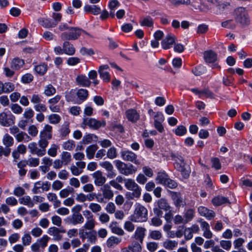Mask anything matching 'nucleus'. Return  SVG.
<instances>
[{
	"label": "nucleus",
	"instance_id": "nucleus-1",
	"mask_svg": "<svg viewBox=\"0 0 252 252\" xmlns=\"http://www.w3.org/2000/svg\"><path fill=\"white\" fill-rule=\"evenodd\" d=\"M126 188L132 192H127L126 194L128 199H138L141 195L142 189L132 179H126L124 180Z\"/></svg>",
	"mask_w": 252,
	"mask_h": 252
},
{
	"label": "nucleus",
	"instance_id": "nucleus-2",
	"mask_svg": "<svg viewBox=\"0 0 252 252\" xmlns=\"http://www.w3.org/2000/svg\"><path fill=\"white\" fill-rule=\"evenodd\" d=\"M133 214L130 216V220L135 222H143L148 220V210L143 205L136 203Z\"/></svg>",
	"mask_w": 252,
	"mask_h": 252
},
{
	"label": "nucleus",
	"instance_id": "nucleus-3",
	"mask_svg": "<svg viewBox=\"0 0 252 252\" xmlns=\"http://www.w3.org/2000/svg\"><path fill=\"white\" fill-rule=\"evenodd\" d=\"M236 20L243 27L248 26L251 23L250 18L245 8L240 7L235 10Z\"/></svg>",
	"mask_w": 252,
	"mask_h": 252
},
{
	"label": "nucleus",
	"instance_id": "nucleus-4",
	"mask_svg": "<svg viewBox=\"0 0 252 252\" xmlns=\"http://www.w3.org/2000/svg\"><path fill=\"white\" fill-rule=\"evenodd\" d=\"M82 29L77 27H71L68 32H64L61 35L62 40H74L78 38L82 33Z\"/></svg>",
	"mask_w": 252,
	"mask_h": 252
},
{
	"label": "nucleus",
	"instance_id": "nucleus-5",
	"mask_svg": "<svg viewBox=\"0 0 252 252\" xmlns=\"http://www.w3.org/2000/svg\"><path fill=\"white\" fill-rule=\"evenodd\" d=\"M115 163L120 173L126 176L132 174L136 171V169L132 164L127 165L119 160H116Z\"/></svg>",
	"mask_w": 252,
	"mask_h": 252
},
{
	"label": "nucleus",
	"instance_id": "nucleus-6",
	"mask_svg": "<svg viewBox=\"0 0 252 252\" xmlns=\"http://www.w3.org/2000/svg\"><path fill=\"white\" fill-rule=\"evenodd\" d=\"M106 122L104 121L102 122L97 121L94 118H86L83 119L82 127L85 128L86 126L94 129H97L101 126H105Z\"/></svg>",
	"mask_w": 252,
	"mask_h": 252
},
{
	"label": "nucleus",
	"instance_id": "nucleus-7",
	"mask_svg": "<svg viewBox=\"0 0 252 252\" xmlns=\"http://www.w3.org/2000/svg\"><path fill=\"white\" fill-rule=\"evenodd\" d=\"M99 165L106 170L108 178L112 179L116 176V171L111 162L107 161H102L99 163Z\"/></svg>",
	"mask_w": 252,
	"mask_h": 252
},
{
	"label": "nucleus",
	"instance_id": "nucleus-8",
	"mask_svg": "<svg viewBox=\"0 0 252 252\" xmlns=\"http://www.w3.org/2000/svg\"><path fill=\"white\" fill-rule=\"evenodd\" d=\"M15 117L12 114L8 115L5 112L0 113V124L4 126H9L14 123Z\"/></svg>",
	"mask_w": 252,
	"mask_h": 252
},
{
	"label": "nucleus",
	"instance_id": "nucleus-9",
	"mask_svg": "<svg viewBox=\"0 0 252 252\" xmlns=\"http://www.w3.org/2000/svg\"><path fill=\"white\" fill-rule=\"evenodd\" d=\"M176 38L175 35L172 34L167 35L161 41V45L162 48L167 50L171 48L175 43Z\"/></svg>",
	"mask_w": 252,
	"mask_h": 252
},
{
	"label": "nucleus",
	"instance_id": "nucleus-10",
	"mask_svg": "<svg viewBox=\"0 0 252 252\" xmlns=\"http://www.w3.org/2000/svg\"><path fill=\"white\" fill-rule=\"evenodd\" d=\"M109 69V67L107 64L101 65L98 67V72L100 77L105 82H108L110 80Z\"/></svg>",
	"mask_w": 252,
	"mask_h": 252
},
{
	"label": "nucleus",
	"instance_id": "nucleus-11",
	"mask_svg": "<svg viewBox=\"0 0 252 252\" xmlns=\"http://www.w3.org/2000/svg\"><path fill=\"white\" fill-rule=\"evenodd\" d=\"M93 178L94 179V183L96 186H103L106 182V179L102 174L101 171L97 170L92 174Z\"/></svg>",
	"mask_w": 252,
	"mask_h": 252
},
{
	"label": "nucleus",
	"instance_id": "nucleus-12",
	"mask_svg": "<svg viewBox=\"0 0 252 252\" xmlns=\"http://www.w3.org/2000/svg\"><path fill=\"white\" fill-rule=\"evenodd\" d=\"M84 218L80 213H73L72 216L67 218L65 221L72 225L81 224L84 222Z\"/></svg>",
	"mask_w": 252,
	"mask_h": 252
},
{
	"label": "nucleus",
	"instance_id": "nucleus-13",
	"mask_svg": "<svg viewBox=\"0 0 252 252\" xmlns=\"http://www.w3.org/2000/svg\"><path fill=\"white\" fill-rule=\"evenodd\" d=\"M121 156L125 160L129 161L136 164H139L138 160L136 159L137 156L131 151H125L121 152Z\"/></svg>",
	"mask_w": 252,
	"mask_h": 252
},
{
	"label": "nucleus",
	"instance_id": "nucleus-14",
	"mask_svg": "<svg viewBox=\"0 0 252 252\" xmlns=\"http://www.w3.org/2000/svg\"><path fill=\"white\" fill-rule=\"evenodd\" d=\"M102 196L106 200H109L112 199L114 195L113 191L111 190L110 185L108 184L104 185L100 188Z\"/></svg>",
	"mask_w": 252,
	"mask_h": 252
},
{
	"label": "nucleus",
	"instance_id": "nucleus-15",
	"mask_svg": "<svg viewBox=\"0 0 252 252\" xmlns=\"http://www.w3.org/2000/svg\"><path fill=\"white\" fill-rule=\"evenodd\" d=\"M203 55L205 62L208 63H214L217 61V54L212 50L205 51Z\"/></svg>",
	"mask_w": 252,
	"mask_h": 252
},
{
	"label": "nucleus",
	"instance_id": "nucleus-16",
	"mask_svg": "<svg viewBox=\"0 0 252 252\" xmlns=\"http://www.w3.org/2000/svg\"><path fill=\"white\" fill-rule=\"evenodd\" d=\"M28 148L30 153L32 155H36L38 156L42 157L45 155V151L39 149L35 142H32L29 144Z\"/></svg>",
	"mask_w": 252,
	"mask_h": 252
},
{
	"label": "nucleus",
	"instance_id": "nucleus-17",
	"mask_svg": "<svg viewBox=\"0 0 252 252\" xmlns=\"http://www.w3.org/2000/svg\"><path fill=\"white\" fill-rule=\"evenodd\" d=\"M199 214L206 218L208 220H211L215 216V213L212 210H210L207 208L200 206L198 209Z\"/></svg>",
	"mask_w": 252,
	"mask_h": 252
},
{
	"label": "nucleus",
	"instance_id": "nucleus-18",
	"mask_svg": "<svg viewBox=\"0 0 252 252\" xmlns=\"http://www.w3.org/2000/svg\"><path fill=\"white\" fill-rule=\"evenodd\" d=\"M146 230L142 227H137L134 232L133 237L135 239L139 241L141 244L143 243L145 237Z\"/></svg>",
	"mask_w": 252,
	"mask_h": 252
},
{
	"label": "nucleus",
	"instance_id": "nucleus-19",
	"mask_svg": "<svg viewBox=\"0 0 252 252\" xmlns=\"http://www.w3.org/2000/svg\"><path fill=\"white\" fill-rule=\"evenodd\" d=\"M84 10L86 12L90 13L94 15H97L101 13L100 8L96 5L87 4L85 5Z\"/></svg>",
	"mask_w": 252,
	"mask_h": 252
},
{
	"label": "nucleus",
	"instance_id": "nucleus-20",
	"mask_svg": "<svg viewBox=\"0 0 252 252\" xmlns=\"http://www.w3.org/2000/svg\"><path fill=\"white\" fill-rule=\"evenodd\" d=\"M109 228L113 233L120 236H123L125 234V231L122 228L118 226V224L117 221H112L109 224Z\"/></svg>",
	"mask_w": 252,
	"mask_h": 252
},
{
	"label": "nucleus",
	"instance_id": "nucleus-21",
	"mask_svg": "<svg viewBox=\"0 0 252 252\" xmlns=\"http://www.w3.org/2000/svg\"><path fill=\"white\" fill-rule=\"evenodd\" d=\"M76 81L78 84L85 87H89L91 83L90 79L84 75H78L76 79Z\"/></svg>",
	"mask_w": 252,
	"mask_h": 252
},
{
	"label": "nucleus",
	"instance_id": "nucleus-22",
	"mask_svg": "<svg viewBox=\"0 0 252 252\" xmlns=\"http://www.w3.org/2000/svg\"><path fill=\"white\" fill-rule=\"evenodd\" d=\"M63 53L68 55H73L75 52V49L73 45L68 41H65L63 44Z\"/></svg>",
	"mask_w": 252,
	"mask_h": 252
},
{
	"label": "nucleus",
	"instance_id": "nucleus-23",
	"mask_svg": "<svg viewBox=\"0 0 252 252\" xmlns=\"http://www.w3.org/2000/svg\"><path fill=\"white\" fill-rule=\"evenodd\" d=\"M127 119L131 122H136L139 118V115L134 109H129L126 111Z\"/></svg>",
	"mask_w": 252,
	"mask_h": 252
},
{
	"label": "nucleus",
	"instance_id": "nucleus-24",
	"mask_svg": "<svg viewBox=\"0 0 252 252\" xmlns=\"http://www.w3.org/2000/svg\"><path fill=\"white\" fill-rule=\"evenodd\" d=\"M98 148V147L96 144L91 145L87 147L86 149L87 158L89 159H93L94 158L95 153Z\"/></svg>",
	"mask_w": 252,
	"mask_h": 252
},
{
	"label": "nucleus",
	"instance_id": "nucleus-25",
	"mask_svg": "<svg viewBox=\"0 0 252 252\" xmlns=\"http://www.w3.org/2000/svg\"><path fill=\"white\" fill-rule=\"evenodd\" d=\"M76 94L78 98V99L76 101V103L81 104L88 97V92L86 89H81L77 91Z\"/></svg>",
	"mask_w": 252,
	"mask_h": 252
},
{
	"label": "nucleus",
	"instance_id": "nucleus-26",
	"mask_svg": "<svg viewBox=\"0 0 252 252\" xmlns=\"http://www.w3.org/2000/svg\"><path fill=\"white\" fill-rule=\"evenodd\" d=\"M178 243L175 240L166 239L162 244L163 247L168 250H173L178 246Z\"/></svg>",
	"mask_w": 252,
	"mask_h": 252
},
{
	"label": "nucleus",
	"instance_id": "nucleus-27",
	"mask_svg": "<svg viewBox=\"0 0 252 252\" xmlns=\"http://www.w3.org/2000/svg\"><path fill=\"white\" fill-rule=\"evenodd\" d=\"M185 166L186 165H181L178 163L175 164V168L181 172L183 177L187 179L189 176L190 171L189 169H187Z\"/></svg>",
	"mask_w": 252,
	"mask_h": 252
},
{
	"label": "nucleus",
	"instance_id": "nucleus-28",
	"mask_svg": "<svg viewBox=\"0 0 252 252\" xmlns=\"http://www.w3.org/2000/svg\"><path fill=\"white\" fill-rule=\"evenodd\" d=\"M47 199L53 203L54 208H57L61 205V201L58 199L57 195L52 192H49L47 194Z\"/></svg>",
	"mask_w": 252,
	"mask_h": 252
},
{
	"label": "nucleus",
	"instance_id": "nucleus-29",
	"mask_svg": "<svg viewBox=\"0 0 252 252\" xmlns=\"http://www.w3.org/2000/svg\"><path fill=\"white\" fill-rule=\"evenodd\" d=\"M158 208L165 211H169L170 206L167 200L164 198H161L157 201Z\"/></svg>",
	"mask_w": 252,
	"mask_h": 252
},
{
	"label": "nucleus",
	"instance_id": "nucleus-30",
	"mask_svg": "<svg viewBox=\"0 0 252 252\" xmlns=\"http://www.w3.org/2000/svg\"><path fill=\"white\" fill-rule=\"evenodd\" d=\"M97 139V137L96 135L93 134H88L83 137L81 143L85 145H88L91 143L93 141H96Z\"/></svg>",
	"mask_w": 252,
	"mask_h": 252
},
{
	"label": "nucleus",
	"instance_id": "nucleus-31",
	"mask_svg": "<svg viewBox=\"0 0 252 252\" xmlns=\"http://www.w3.org/2000/svg\"><path fill=\"white\" fill-rule=\"evenodd\" d=\"M140 24L141 26H146L148 27H152L154 25V20L150 16H146L139 21Z\"/></svg>",
	"mask_w": 252,
	"mask_h": 252
},
{
	"label": "nucleus",
	"instance_id": "nucleus-32",
	"mask_svg": "<svg viewBox=\"0 0 252 252\" xmlns=\"http://www.w3.org/2000/svg\"><path fill=\"white\" fill-rule=\"evenodd\" d=\"M39 23L46 28H53L56 26V23L51 19L47 18H42L38 20Z\"/></svg>",
	"mask_w": 252,
	"mask_h": 252
},
{
	"label": "nucleus",
	"instance_id": "nucleus-33",
	"mask_svg": "<svg viewBox=\"0 0 252 252\" xmlns=\"http://www.w3.org/2000/svg\"><path fill=\"white\" fill-rule=\"evenodd\" d=\"M15 137L18 142H29L32 140L31 138L25 132L21 131L15 135Z\"/></svg>",
	"mask_w": 252,
	"mask_h": 252
},
{
	"label": "nucleus",
	"instance_id": "nucleus-34",
	"mask_svg": "<svg viewBox=\"0 0 252 252\" xmlns=\"http://www.w3.org/2000/svg\"><path fill=\"white\" fill-rule=\"evenodd\" d=\"M14 143V139L12 137L8 134H6L3 136L2 139V143L5 146L6 148H9L12 146Z\"/></svg>",
	"mask_w": 252,
	"mask_h": 252
},
{
	"label": "nucleus",
	"instance_id": "nucleus-35",
	"mask_svg": "<svg viewBox=\"0 0 252 252\" xmlns=\"http://www.w3.org/2000/svg\"><path fill=\"white\" fill-rule=\"evenodd\" d=\"M227 202H228V199L221 196H216L212 199V203L215 206H220Z\"/></svg>",
	"mask_w": 252,
	"mask_h": 252
},
{
	"label": "nucleus",
	"instance_id": "nucleus-36",
	"mask_svg": "<svg viewBox=\"0 0 252 252\" xmlns=\"http://www.w3.org/2000/svg\"><path fill=\"white\" fill-rule=\"evenodd\" d=\"M140 244V243L134 241L133 242L126 248L128 249L130 252L131 251L132 252H141L142 251V247Z\"/></svg>",
	"mask_w": 252,
	"mask_h": 252
},
{
	"label": "nucleus",
	"instance_id": "nucleus-37",
	"mask_svg": "<svg viewBox=\"0 0 252 252\" xmlns=\"http://www.w3.org/2000/svg\"><path fill=\"white\" fill-rule=\"evenodd\" d=\"M61 159L64 163V165L69 164L71 160L70 153L66 151H63L61 153Z\"/></svg>",
	"mask_w": 252,
	"mask_h": 252
},
{
	"label": "nucleus",
	"instance_id": "nucleus-38",
	"mask_svg": "<svg viewBox=\"0 0 252 252\" xmlns=\"http://www.w3.org/2000/svg\"><path fill=\"white\" fill-rule=\"evenodd\" d=\"M24 64V61L19 58H15L12 60L11 63V67L13 69L18 70Z\"/></svg>",
	"mask_w": 252,
	"mask_h": 252
},
{
	"label": "nucleus",
	"instance_id": "nucleus-39",
	"mask_svg": "<svg viewBox=\"0 0 252 252\" xmlns=\"http://www.w3.org/2000/svg\"><path fill=\"white\" fill-rule=\"evenodd\" d=\"M50 238L47 235H44L41 238L37 240L36 242L38 243L41 249H44L47 246Z\"/></svg>",
	"mask_w": 252,
	"mask_h": 252
},
{
	"label": "nucleus",
	"instance_id": "nucleus-40",
	"mask_svg": "<svg viewBox=\"0 0 252 252\" xmlns=\"http://www.w3.org/2000/svg\"><path fill=\"white\" fill-rule=\"evenodd\" d=\"M171 157L175 161L174 165L176 164L177 163H178L181 165L186 164L184 158L181 155L175 153H171Z\"/></svg>",
	"mask_w": 252,
	"mask_h": 252
},
{
	"label": "nucleus",
	"instance_id": "nucleus-41",
	"mask_svg": "<svg viewBox=\"0 0 252 252\" xmlns=\"http://www.w3.org/2000/svg\"><path fill=\"white\" fill-rule=\"evenodd\" d=\"M74 192V189L73 188L71 187H67L66 188L61 190L60 191L59 195L61 198H65Z\"/></svg>",
	"mask_w": 252,
	"mask_h": 252
},
{
	"label": "nucleus",
	"instance_id": "nucleus-42",
	"mask_svg": "<svg viewBox=\"0 0 252 252\" xmlns=\"http://www.w3.org/2000/svg\"><path fill=\"white\" fill-rule=\"evenodd\" d=\"M59 149V146L56 144H52L48 149V155L52 157H55L57 155L58 150Z\"/></svg>",
	"mask_w": 252,
	"mask_h": 252
},
{
	"label": "nucleus",
	"instance_id": "nucleus-43",
	"mask_svg": "<svg viewBox=\"0 0 252 252\" xmlns=\"http://www.w3.org/2000/svg\"><path fill=\"white\" fill-rule=\"evenodd\" d=\"M96 224V222L94 218L87 219L85 223L83 226V228L87 230L93 229Z\"/></svg>",
	"mask_w": 252,
	"mask_h": 252
},
{
	"label": "nucleus",
	"instance_id": "nucleus-44",
	"mask_svg": "<svg viewBox=\"0 0 252 252\" xmlns=\"http://www.w3.org/2000/svg\"><path fill=\"white\" fill-rule=\"evenodd\" d=\"M149 236L153 240H159L162 238V234L160 231L154 230L150 231Z\"/></svg>",
	"mask_w": 252,
	"mask_h": 252
},
{
	"label": "nucleus",
	"instance_id": "nucleus-45",
	"mask_svg": "<svg viewBox=\"0 0 252 252\" xmlns=\"http://www.w3.org/2000/svg\"><path fill=\"white\" fill-rule=\"evenodd\" d=\"M170 2L175 6H178L180 5H189L191 4L190 0H168Z\"/></svg>",
	"mask_w": 252,
	"mask_h": 252
},
{
	"label": "nucleus",
	"instance_id": "nucleus-46",
	"mask_svg": "<svg viewBox=\"0 0 252 252\" xmlns=\"http://www.w3.org/2000/svg\"><path fill=\"white\" fill-rule=\"evenodd\" d=\"M21 204L27 205L29 207H32L34 206V203L31 200L29 196H25L19 200Z\"/></svg>",
	"mask_w": 252,
	"mask_h": 252
},
{
	"label": "nucleus",
	"instance_id": "nucleus-47",
	"mask_svg": "<svg viewBox=\"0 0 252 252\" xmlns=\"http://www.w3.org/2000/svg\"><path fill=\"white\" fill-rule=\"evenodd\" d=\"M190 5L195 9H200L201 11L206 12L210 10V8L204 4H201V5H197L195 1L191 2Z\"/></svg>",
	"mask_w": 252,
	"mask_h": 252
},
{
	"label": "nucleus",
	"instance_id": "nucleus-48",
	"mask_svg": "<svg viewBox=\"0 0 252 252\" xmlns=\"http://www.w3.org/2000/svg\"><path fill=\"white\" fill-rule=\"evenodd\" d=\"M75 147V142L73 140H68L63 142V149L68 151H72Z\"/></svg>",
	"mask_w": 252,
	"mask_h": 252
},
{
	"label": "nucleus",
	"instance_id": "nucleus-49",
	"mask_svg": "<svg viewBox=\"0 0 252 252\" xmlns=\"http://www.w3.org/2000/svg\"><path fill=\"white\" fill-rule=\"evenodd\" d=\"M168 175L163 172L158 173L156 178L158 183L163 185L168 178Z\"/></svg>",
	"mask_w": 252,
	"mask_h": 252
},
{
	"label": "nucleus",
	"instance_id": "nucleus-50",
	"mask_svg": "<svg viewBox=\"0 0 252 252\" xmlns=\"http://www.w3.org/2000/svg\"><path fill=\"white\" fill-rule=\"evenodd\" d=\"M194 217V210L192 209H188L185 213L184 218L185 219V223H187L191 220Z\"/></svg>",
	"mask_w": 252,
	"mask_h": 252
},
{
	"label": "nucleus",
	"instance_id": "nucleus-51",
	"mask_svg": "<svg viewBox=\"0 0 252 252\" xmlns=\"http://www.w3.org/2000/svg\"><path fill=\"white\" fill-rule=\"evenodd\" d=\"M89 208L94 213H97L102 210L101 206L96 203H91L89 204Z\"/></svg>",
	"mask_w": 252,
	"mask_h": 252
},
{
	"label": "nucleus",
	"instance_id": "nucleus-52",
	"mask_svg": "<svg viewBox=\"0 0 252 252\" xmlns=\"http://www.w3.org/2000/svg\"><path fill=\"white\" fill-rule=\"evenodd\" d=\"M10 108L13 113L15 114H20L23 112V108L22 107L16 103L11 104Z\"/></svg>",
	"mask_w": 252,
	"mask_h": 252
},
{
	"label": "nucleus",
	"instance_id": "nucleus-53",
	"mask_svg": "<svg viewBox=\"0 0 252 252\" xmlns=\"http://www.w3.org/2000/svg\"><path fill=\"white\" fill-rule=\"evenodd\" d=\"M187 132V128L183 126H179L174 130L176 135L180 136L184 135Z\"/></svg>",
	"mask_w": 252,
	"mask_h": 252
},
{
	"label": "nucleus",
	"instance_id": "nucleus-54",
	"mask_svg": "<svg viewBox=\"0 0 252 252\" xmlns=\"http://www.w3.org/2000/svg\"><path fill=\"white\" fill-rule=\"evenodd\" d=\"M222 27L229 29H234L236 27V24L232 20H228L221 23Z\"/></svg>",
	"mask_w": 252,
	"mask_h": 252
},
{
	"label": "nucleus",
	"instance_id": "nucleus-55",
	"mask_svg": "<svg viewBox=\"0 0 252 252\" xmlns=\"http://www.w3.org/2000/svg\"><path fill=\"white\" fill-rule=\"evenodd\" d=\"M56 93V89L52 85H47L44 90V94L47 96H51Z\"/></svg>",
	"mask_w": 252,
	"mask_h": 252
},
{
	"label": "nucleus",
	"instance_id": "nucleus-56",
	"mask_svg": "<svg viewBox=\"0 0 252 252\" xmlns=\"http://www.w3.org/2000/svg\"><path fill=\"white\" fill-rule=\"evenodd\" d=\"M49 121L51 124H57L61 121V117L58 114H51L48 117Z\"/></svg>",
	"mask_w": 252,
	"mask_h": 252
},
{
	"label": "nucleus",
	"instance_id": "nucleus-57",
	"mask_svg": "<svg viewBox=\"0 0 252 252\" xmlns=\"http://www.w3.org/2000/svg\"><path fill=\"white\" fill-rule=\"evenodd\" d=\"M47 66L45 64H40L35 66V71L40 75H43L47 71Z\"/></svg>",
	"mask_w": 252,
	"mask_h": 252
},
{
	"label": "nucleus",
	"instance_id": "nucleus-58",
	"mask_svg": "<svg viewBox=\"0 0 252 252\" xmlns=\"http://www.w3.org/2000/svg\"><path fill=\"white\" fill-rule=\"evenodd\" d=\"M34 116V111L31 108H27L25 109L23 117L28 121L32 119Z\"/></svg>",
	"mask_w": 252,
	"mask_h": 252
},
{
	"label": "nucleus",
	"instance_id": "nucleus-59",
	"mask_svg": "<svg viewBox=\"0 0 252 252\" xmlns=\"http://www.w3.org/2000/svg\"><path fill=\"white\" fill-rule=\"evenodd\" d=\"M124 227L127 231L131 232L134 231L135 229V225L131 220H127L125 221Z\"/></svg>",
	"mask_w": 252,
	"mask_h": 252
},
{
	"label": "nucleus",
	"instance_id": "nucleus-60",
	"mask_svg": "<svg viewBox=\"0 0 252 252\" xmlns=\"http://www.w3.org/2000/svg\"><path fill=\"white\" fill-rule=\"evenodd\" d=\"M70 170L74 176H79L83 172V170L80 169L75 164H72L70 167Z\"/></svg>",
	"mask_w": 252,
	"mask_h": 252
},
{
	"label": "nucleus",
	"instance_id": "nucleus-61",
	"mask_svg": "<svg viewBox=\"0 0 252 252\" xmlns=\"http://www.w3.org/2000/svg\"><path fill=\"white\" fill-rule=\"evenodd\" d=\"M205 70V69L204 66L199 65L193 68L192 70V72L195 76H200L204 73Z\"/></svg>",
	"mask_w": 252,
	"mask_h": 252
},
{
	"label": "nucleus",
	"instance_id": "nucleus-62",
	"mask_svg": "<svg viewBox=\"0 0 252 252\" xmlns=\"http://www.w3.org/2000/svg\"><path fill=\"white\" fill-rule=\"evenodd\" d=\"M120 242L119 238L116 237H110L107 241V246L108 247L110 248L113 247L114 245H117Z\"/></svg>",
	"mask_w": 252,
	"mask_h": 252
},
{
	"label": "nucleus",
	"instance_id": "nucleus-63",
	"mask_svg": "<svg viewBox=\"0 0 252 252\" xmlns=\"http://www.w3.org/2000/svg\"><path fill=\"white\" fill-rule=\"evenodd\" d=\"M106 211L109 214H114L116 211V206L113 202H109L105 208Z\"/></svg>",
	"mask_w": 252,
	"mask_h": 252
},
{
	"label": "nucleus",
	"instance_id": "nucleus-64",
	"mask_svg": "<svg viewBox=\"0 0 252 252\" xmlns=\"http://www.w3.org/2000/svg\"><path fill=\"white\" fill-rule=\"evenodd\" d=\"M23 246L29 245L32 242V237L29 233H25L22 238Z\"/></svg>",
	"mask_w": 252,
	"mask_h": 252
}]
</instances>
